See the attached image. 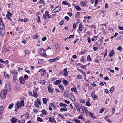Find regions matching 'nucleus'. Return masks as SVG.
Returning <instances> with one entry per match:
<instances>
[{"instance_id": "9d476101", "label": "nucleus", "mask_w": 123, "mask_h": 123, "mask_svg": "<svg viewBox=\"0 0 123 123\" xmlns=\"http://www.w3.org/2000/svg\"><path fill=\"white\" fill-rule=\"evenodd\" d=\"M43 57H45L47 56V55L46 54L45 51L43 50V52L40 54Z\"/></svg>"}, {"instance_id": "f8f14e48", "label": "nucleus", "mask_w": 123, "mask_h": 123, "mask_svg": "<svg viewBox=\"0 0 123 123\" xmlns=\"http://www.w3.org/2000/svg\"><path fill=\"white\" fill-rule=\"evenodd\" d=\"M48 89L49 92L50 93H52L53 91V88H51L50 86H48Z\"/></svg>"}, {"instance_id": "c03bdc74", "label": "nucleus", "mask_w": 123, "mask_h": 123, "mask_svg": "<svg viewBox=\"0 0 123 123\" xmlns=\"http://www.w3.org/2000/svg\"><path fill=\"white\" fill-rule=\"evenodd\" d=\"M87 60L88 61H91L90 56L89 55L87 56Z\"/></svg>"}, {"instance_id": "4be33fe9", "label": "nucleus", "mask_w": 123, "mask_h": 123, "mask_svg": "<svg viewBox=\"0 0 123 123\" xmlns=\"http://www.w3.org/2000/svg\"><path fill=\"white\" fill-rule=\"evenodd\" d=\"M46 71L45 70L43 71V73L41 74V76L43 77L44 75H46Z\"/></svg>"}, {"instance_id": "f257e3e1", "label": "nucleus", "mask_w": 123, "mask_h": 123, "mask_svg": "<svg viewBox=\"0 0 123 123\" xmlns=\"http://www.w3.org/2000/svg\"><path fill=\"white\" fill-rule=\"evenodd\" d=\"M7 93V90L6 89L3 90L0 93V95L1 98H4L6 97Z\"/></svg>"}, {"instance_id": "6e6552de", "label": "nucleus", "mask_w": 123, "mask_h": 123, "mask_svg": "<svg viewBox=\"0 0 123 123\" xmlns=\"http://www.w3.org/2000/svg\"><path fill=\"white\" fill-rule=\"evenodd\" d=\"M54 121H55L54 123H56L57 122L53 118H50V117H49V122H53Z\"/></svg>"}, {"instance_id": "8fccbe9b", "label": "nucleus", "mask_w": 123, "mask_h": 123, "mask_svg": "<svg viewBox=\"0 0 123 123\" xmlns=\"http://www.w3.org/2000/svg\"><path fill=\"white\" fill-rule=\"evenodd\" d=\"M78 118L79 119H80L82 120H84V118L81 115H80V116L78 117Z\"/></svg>"}, {"instance_id": "13d9d810", "label": "nucleus", "mask_w": 123, "mask_h": 123, "mask_svg": "<svg viewBox=\"0 0 123 123\" xmlns=\"http://www.w3.org/2000/svg\"><path fill=\"white\" fill-rule=\"evenodd\" d=\"M33 111L35 113H37L38 112V110L35 109H33Z\"/></svg>"}, {"instance_id": "aec40b11", "label": "nucleus", "mask_w": 123, "mask_h": 123, "mask_svg": "<svg viewBox=\"0 0 123 123\" xmlns=\"http://www.w3.org/2000/svg\"><path fill=\"white\" fill-rule=\"evenodd\" d=\"M17 119L15 118H12L11 120V122L12 123H15L17 121Z\"/></svg>"}, {"instance_id": "6e6d98bb", "label": "nucleus", "mask_w": 123, "mask_h": 123, "mask_svg": "<svg viewBox=\"0 0 123 123\" xmlns=\"http://www.w3.org/2000/svg\"><path fill=\"white\" fill-rule=\"evenodd\" d=\"M42 17L44 19H46V20H47V18L45 14L43 15Z\"/></svg>"}, {"instance_id": "473e14b6", "label": "nucleus", "mask_w": 123, "mask_h": 123, "mask_svg": "<svg viewBox=\"0 0 123 123\" xmlns=\"http://www.w3.org/2000/svg\"><path fill=\"white\" fill-rule=\"evenodd\" d=\"M59 105L61 107H66L67 106L66 104H63V103H60L59 104Z\"/></svg>"}, {"instance_id": "864d4df0", "label": "nucleus", "mask_w": 123, "mask_h": 123, "mask_svg": "<svg viewBox=\"0 0 123 123\" xmlns=\"http://www.w3.org/2000/svg\"><path fill=\"white\" fill-rule=\"evenodd\" d=\"M85 100H83L82 99H80V102L81 103H85Z\"/></svg>"}, {"instance_id": "20e7f679", "label": "nucleus", "mask_w": 123, "mask_h": 123, "mask_svg": "<svg viewBox=\"0 0 123 123\" xmlns=\"http://www.w3.org/2000/svg\"><path fill=\"white\" fill-rule=\"evenodd\" d=\"M87 3V1L86 0H84L82 1L80 3V4L82 7H84L86 6V4Z\"/></svg>"}, {"instance_id": "c756f323", "label": "nucleus", "mask_w": 123, "mask_h": 123, "mask_svg": "<svg viewBox=\"0 0 123 123\" xmlns=\"http://www.w3.org/2000/svg\"><path fill=\"white\" fill-rule=\"evenodd\" d=\"M82 25L81 24H80L79 25V31H81L82 30Z\"/></svg>"}, {"instance_id": "72a5a7b5", "label": "nucleus", "mask_w": 123, "mask_h": 123, "mask_svg": "<svg viewBox=\"0 0 123 123\" xmlns=\"http://www.w3.org/2000/svg\"><path fill=\"white\" fill-rule=\"evenodd\" d=\"M43 59H40L39 60L38 63L39 64H41L43 62Z\"/></svg>"}, {"instance_id": "f03ea898", "label": "nucleus", "mask_w": 123, "mask_h": 123, "mask_svg": "<svg viewBox=\"0 0 123 123\" xmlns=\"http://www.w3.org/2000/svg\"><path fill=\"white\" fill-rule=\"evenodd\" d=\"M7 13L8 14H7L6 15L7 18L8 19L11 20V18H10V16L11 17L12 15V14L9 11H8L7 12Z\"/></svg>"}, {"instance_id": "b1692460", "label": "nucleus", "mask_w": 123, "mask_h": 123, "mask_svg": "<svg viewBox=\"0 0 123 123\" xmlns=\"http://www.w3.org/2000/svg\"><path fill=\"white\" fill-rule=\"evenodd\" d=\"M4 34V31H1L0 33V37H3Z\"/></svg>"}, {"instance_id": "cd10ccee", "label": "nucleus", "mask_w": 123, "mask_h": 123, "mask_svg": "<svg viewBox=\"0 0 123 123\" xmlns=\"http://www.w3.org/2000/svg\"><path fill=\"white\" fill-rule=\"evenodd\" d=\"M61 82V80H57L55 82V85H57L59 84Z\"/></svg>"}, {"instance_id": "de8ad7c7", "label": "nucleus", "mask_w": 123, "mask_h": 123, "mask_svg": "<svg viewBox=\"0 0 123 123\" xmlns=\"http://www.w3.org/2000/svg\"><path fill=\"white\" fill-rule=\"evenodd\" d=\"M62 4L64 5H68V3L66 1H65L62 2Z\"/></svg>"}, {"instance_id": "680f3d73", "label": "nucleus", "mask_w": 123, "mask_h": 123, "mask_svg": "<svg viewBox=\"0 0 123 123\" xmlns=\"http://www.w3.org/2000/svg\"><path fill=\"white\" fill-rule=\"evenodd\" d=\"M74 37V35H70L68 38H72Z\"/></svg>"}, {"instance_id": "a18cd8bd", "label": "nucleus", "mask_w": 123, "mask_h": 123, "mask_svg": "<svg viewBox=\"0 0 123 123\" xmlns=\"http://www.w3.org/2000/svg\"><path fill=\"white\" fill-rule=\"evenodd\" d=\"M80 12H78L75 15V17L77 18H79V15H80Z\"/></svg>"}, {"instance_id": "09e8293b", "label": "nucleus", "mask_w": 123, "mask_h": 123, "mask_svg": "<svg viewBox=\"0 0 123 123\" xmlns=\"http://www.w3.org/2000/svg\"><path fill=\"white\" fill-rule=\"evenodd\" d=\"M49 62H55V61L54 60V58L52 59H49Z\"/></svg>"}, {"instance_id": "3c124183", "label": "nucleus", "mask_w": 123, "mask_h": 123, "mask_svg": "<svg viewBox=\"0 0 123 123\" xmlns=\"http://www.w3.org/2000/svg\"><path fill=\"white\" fill-rule=\"evenodd\" d=\"M114 90V88L113 87H111L110 90V91L111 93H112Z\"/></svg>"}, {"instance_id": "5fc2aeb1", "label": "nucleus", "mask_w": 123, "mask_h": 123, "mask_svg": "<svg viewBox=\"0 0 123 123\" xmlns=\"http://www.w3.org/2000/svg\"><path fill=\"white\" fill-rule=\"evenodd\" d=\"M58 116L61 118H62V119H65L64 117V116L62 115V114H58Z\"/></svg>"}, {"instance_id": "69168bd1", "label": "nucleus", "mask_w": 123, "mask_h": 123, "mask_svg": "<svg viewBox=\"0 0 123 123\" xmlns=\"http://www.w3.org/2000/svg\"><path fill=\"white\" fill-rule=\"evenodd\" d=\"M50 106L51 107H52L53 108H54L55 107V105L53 104V103H51L50 104Z\"/></svg>"}, {"instance_id": "39448f33", "label": "nucleus", "mask_w": 123, "mask_h": 123, "mask_svg": "<svg viewBox=\"0 0 123 123\" xmlns=\"http://www.w3.org/2000/svg\"><path fill=\"white\" fill-rule=\"evenodd\" d=\"M8 50L6 46H4L2 47V52H5L8 51Z\"/></svg>"}, {"instance_id": "ea45409f", "label": "nucleus", "mask_w": 123, "mask_h": 123, "mask_svg": "<svg viewBox=\"0 0 123 123\" xmlns=\"http://www.w3.org/2000/svg\"><path fill=\"white\" fill-rule=\"evenodd\" d=\"M37 121L40 122H42L43 121V120L40 117H37Z\"/></svg>"}, {"instance_id": "e433bc0d", "label": "nucleus", "mask_w": 123, "mask_h": 123, "mask_svg": "<svg viewBox=\"0 0 123 123\" xmlns=\"http://www.w3.org/2000/svg\"><path fill=\"white\" fill-rule=\"evenodd\" d=\"M20 104L21 106H24V100H21Z\"/></svg>"}, {"instance_id": "2f4dec72", "label": "nucleus", "mask_w": 123, "mask_h": 123, "mask_svg": "<svg viewBox=\"0 0 123 123\" xmlns=\"http://www.w3.org/2000/svg\"><path fill=\"white\" fill-rule=\"evenodd\" d=\"M42 114L44 115H46L47 114V111L44 109L42 110L41 111Z\"/></svg>"}, {"instance_id": "393cba45", "label": "nucleus", "mask_w": 123, "mask_h": 123, "mask_svg": "<svg viewBox=\"0 0 123 123\" xmlns=\"http://www.w3.org/2000/svg\"><path fill=\"white\" fill-rule=\"evenodd\" d=\"M55 8L56 10V11H57V12H58L60 10L61 8V6H58L57 7H56Z\"/></svg>"}, {"instance_id": "79ce46f5", "label": "nucleus", "mask_w": 123, "mask_h": 123, "mask_svg": "<svg viewBox=\"0 0 123 123\" xmlns=\"http://www.w3.org/2000/svg\"><path fill=\"white\" fill-rule=\"evenodd\" d=\"M75 8L76 10L78 11H80L81 10L80 8L78 6H75Z\"/></svg>"}, {"instance_id": "2eb2a0df", "label": "nucleus", "mask_w": 123, "mask_h": 123, "mask_svg": "<svg viewBox=\"0 0 123 123\" xmlns=\"http://www.w3.org/2000/svg\"><path fill=\"white\" fill-rule=\"evenodd\" d=\"M114 51L113 50H111V51L110 52V53H109L110 57H111L114 55Z\"/></svg>"}, {"instance_id": "c85d7f7f", "label": "nucleus", "mask_w": 123, "mask_h": 123, "mask_svg": "<svg viewBox=\"0 0 123 123\" xmlns=\"http://www.w3.org/2000/svg\"><path fill=\"white\" fill-rule=\"evenodd\" d=\"M21 106L20 105V103L19 102H18L17 105V107L18 109L20 108L21 107Z\"/></svg>"}, {"instance_id": "338daca9", "label": "nucleus", "mask_w": 123, "mask_h": 123, "mask_svg": "<svg viewBox=\"0 0 123 123\" xmlns=\"http://www.w3.org/2000/svg\"><path fill=\"white\" fill-rule=\"evenodd\" d=\"M82 77L80 75H78L77 76V78L78 79H81L82 78Z\"/></svg>"}, {"instance_id": "4d7b16f0", "label": "nucleus", "mask_w": 123, "mask_h": 123, "mask_svg": "<svg viewBox=\"0 0 123 123\" xmlns=\"http://www.w3.org/2000/svg\"><path fill=\"white\" fill-rule=\"evenodd\" d=\"M60 58L59 56H57L55 58H54L55 62L56 61V60H58Z\"/></svg>"}, {"instance_id": "c9c22d12", "label": "nucleus", "mask_w": 123, "mask_h": 123, "mask_svg": "<svg viewBox=\"0 0 123 123\" xmlns=\"http://www.w3.org/2000/svg\"><path fill=\"white\" fill-rule=\"evenodd\" d=\"M14 104L13 103H11L8 106V108L9 109H11L13 107Z\"/></svg>"}, {"instance_id": "423d86ee", "label": "nucleus", "mask_w": 123, "mask_h": 123, "mask_svg": "<svg viewBox=\"0 0 123 123\" xmlns=\"http://www.w3.org/2000/svg\"><path fill=\"white\" fill-rule=\"evenodd\" d=\"M77 111L80 113H84V109L82 108L81 107H80L79 108H78L77 109Z\"/></svg>"}, {"instance_id": "9b49d317", "label": "nucleus", "mask_w": 123, "mask_h": 123, "mask_svg": "<svg viewBox=\"0 0 123 123\" xmlns=\"http://www.w3.org/2000/svg\"><path fill=\"white\" fill-rule=\"evenodd\" d=\"M67 109L66 107L61 108L60 109V111L61 112H65L67 111Z\"/></svg>"}, {"instance_id": "0eeeda50", "label": "nucleus", "mask_w": 123, "mask_h": 123, "mask_svg": "<svg viewBox=\"0 0 123 123\" xmlns=\"http://www.w3.org/2000/svg\"><path fill=\"white\" fill-rule=\"evenodd\" d=\"M45 15L48 18H50V17L49 15V12L47 10L45 12Z\"/></svg>"}, {"instance_id": "5701e85b", "label": "nucleus", "mask_w": 123, "mask_h": 123, "mask_svg": "<svg viewBox=\"0 0 123 123\" xmlns=\"http://www.w3.org/2000/svg\"><path fill=\"white\" fill-rule=\"evenodd\" d=\"M71 90L72 91L76 92L77 91V90L76 88L73 87L71 89Z\"/></svg>"}, {"instance_id": "052dcab7", "label": "nucleus", "mask_w": 123, "mask_h": 123, "mask_svg": "<svg viewBox=\"0 0 123 123\" xmlns=\"http://www.w3.org/2000/svg\"><path fill=\"white\" fill-rule=\"evenodd\" d=\"M38 19L37 21V22L38 23H41V21L40 20V17L39 16H38Z\"/></svg>"}, {"instance_id": "e2e57ef3", "label": "nucleus", "mask_w": 123, "mask_h": 123, "mask_svg": "<svg viewBox=\"0 0 123 123\" xmlns=\"http://www.w3.org/2000/svg\"><path fill=\"white\" fill-rule=\"evenodd\" d=\"M76 27V25L75 23H74L73 25V27L74 29H75Z\"/></svg>"}, {"instance_id": "bb28decb", "label": "nucleus", "mask_w": 123, "mask_h": 123, "mask_svg": "<svg viewBox=\"0 0 123 123\" xmlns=\"http://www.w3.org/2000/svg\"><path fill=\"white\" fill-rule=\"evenodd\" d=\"M43 103L44 104H46L47 103V101L46 98H43Z\"/></svg>"}, {"instance_id": "bf43d9fd", "label": "nucleus", "mask_w": 123, "mask_h": 123, "mask_svg": "<svg viewBox=\"0 0 123 123\" xmlns=\"http://www.w3.org/2000/svg\"><path fill=\"white\" fill-rule=\"evenodd\" d=\"M80 61L83 62H84V58L83 56H82L81 57V59H80Z\"/></svg>"}, {"instance_id": "7c9ffc66", "label": "nucleus", "mask_w": 123, "mask_h": 123, "mask_svg": "<svg viewBox=\"0 0 123 123\" xmlns=\"http://www.w3.org/2000/svg\"><path fill=\"white\" fill-rule=\"evenodd\" d=\"M68 91H65L64 93V96L66 97H68Z\"/></svg>"}, {"instance_id": "58836bf2", "label": "nucleus", "mask_w": 123, "mask_h": 123, "mask_svg": "<svg viewBox=\"0 0 123 123\" xmlns=\"http://www.w3.org/2000/svg\"><path fill=\"white\" fill-rule=\"evenodd\" d=\"M25 115L27 118V119H29V113L25 114Z\"/></svg>"}, {"instance_id": "37998d69", "label": "nucleus", "mask_w": 123, "mask_h": 123, "mask_svg": "<svg viewBox=\"0 0 123 123\" xmlns=\"http://www.w3.org/2000/svg\"><path fill=\"white\" fill-rule=\"evenodd\" d=\"M46 83L44 80H41L40 83L42 85H44Z\"/></svg>"}, {"instance_id": "603ef678", "label": "nucleus", "mask_w": 123, "mask_h": 123, "mask_svg": "<svg viewBox=\"0 0 123 123\" xmlns=\"http://www.w3.org/2000/svg\"><path fill=\"white\" fill-rule=\"evenodd\" d=\"M86 105L87 106H90V102L89 101H87L86 104Z\"/></svg>"}, {"instance_id": "774afa93", "label": "nucleus", "mask_w": 123, "mask_h": 123, "mask_svg": "<svg viewBox=\"0 0 123 123\" xmlns=\"http://www.w3.org/2000/svg\"><path fill=\"white\" fill-rule=\"evenodd\" d=\"M28 76L27 75H25L24 76V78L25 80L27 79L28 78Z\"/></svg>"}, {"instance_id": "dca6fc26", "label": "nucleus", "mask_w": 123, "mask_h": 123, "mask_svg": "<svg viewBox=\"0 0 123 123\" xmlns=\"http://www.w3.org/2000/svg\"><path fill=\"white\" fill-rule=\"evenodd\" d=\"M64 74L65 76H67L68 75V73L66 68H65L63 70Z\"/></svg>"}, {"instance_id": "412c9836", "label": "nucleus", "mask_w": 123, "mask_h": 123, "mask_svg": "<svg viewBox=\"0 0 123 123\" xmlns=\"http://www.w3.org/2000/svg\"><path fill=\"white\" fill-rule=\"evenodd\" d=\"M58 86L61 90L62 91L64 89L63 86L62 85L60 84L58 85Z\"/></svg>"}, {"instance_id": "1a4fd4ad", "label": "nucleus", "mask_w": 123, "mask_h": 123, "mask_svg": "<svg viewBox=\"0 0 123 123\" xmlns=\"http://www.w3.org/2000/svg\"><path fill=\"white\" fill-rule=\"evenodd\" d=\"M4 28V25L3 23L1 22L0 23V29H3Z\"/></svg>"}, {"instance_id": "4c0bfd02", "label": "nucleus", "mask_w": 123, "mask_h": 123, "mask_svg": "<svg viewBox=\"0 0 123 123\" xmlns=\"http://www.w3.org/2000/svg\"><path fill=\"white\" fill-rule=\"evenodd\" d=\"M32 96L35 97L36 98H37L38 96L37 93L36 92H34Z\"/></svg>"}, {"instance_id": "a878e982", "label": "nucleus", "mask_w": 123, "mask_h": 123, "mask_svg": "<svg viewBox=\"0 0 123 123\" xmlns=\"http://www.w3.org/2000/svg\"><path fill=\"white\" fill-rule=\"evenodd\" d=\"M44 49L43 48H40L39 49L38 51L39 53L41 54L42 52V51L44 50Z\"/></svg>"}, {"instance_id": "f704fd0d", "label": "nucleus", "mask_w": 123, "mask_h": 123, "mask_svg": "<svg viewBox=\"0 0 123 123\" xmlns=\"http://www.w3.org/2000/svg\"><path fill=\"white\" fill-rule=\"evenodd\" d=\"M73 121L76 123H80V121L79 120L74 119L73 120Z\"/></svg>"}, {"instance_id": "a19ab883", "label": "nucleus", "mask_w": 123, "mask_h": 123, "mask_svg": "<svg viewBox=\"0 0 123 123\" xmlns=\"http://www.w3.org/2000/svg\"><path fill=\"white\" fill-rule=\"evenodd\" d=\"M3 108L2 107H0V115L3 112Z\"/></svg>"}, {"instance_id": "f3484780", "label": "nucleus", "mask_w": 123, "mask_h": 123, "mask_svg": "<svg viewBox=\"0 0 123 123\" xmlns=\"http://www.w3.org/2000/svg\"><path fill=\"white\" fill-rule=\"evenodd\" d=\"M91 95L92 97L93 98V99L94 100L96 99L98 97L97 96H96L93 93H92Z\"/></svg>"}, {"instance_id": "7ed1b4c3", "label": "nucleus", "mask_w": 123, "mask_h": 123, "mask_svg": "<svg viewBox=\"0 0 123 123\" xmlns=\"http://www.w3.org/2000/svg\"><path fill=\"white\" fill-rule=\"evenodd\" d=\"M19 82L21 84H24L25 82V80L22 77H20L19 78Z\"/></svg>"}, {"instance_id": "4468645a", "label": "nucleus", "mask_w": 123, "mask_h": 123, "mask_svg": "<svg viewBox=\"0 0 123 123\" xmlns=\"http://www.w3.org/2000/svg\"><path fill=\"white\" fill-rule=\"evenodd\" d=\"M4 74L5 77L7 79H9L10 77L9 75L7 74L6 72H4Z\"/></svg>"}, {"instance_id": "49530a36", "label": "nucleus", "mask_w": 123, "mask_h": 123, "mask_svg": "<svg viewBox=\"0 0 123 123\" xmlns=\"http://www.w3.org/2000/svg\"><path fill=\"white\" fill-rule=\"evenodd\" d=\"M12 73L14 75H16L17 74V72L16 70H15L12 71Z\"/></svg>"}, {"instance_id": "6ab92c4d", "label": "nucleus", "mask_w": 123, "mask_h": 123, "mask_svg": "<svg viewBox=\"0 0 123 123\" xmlns=\"http://www.w3.org/2000/svg\"><path fill=\"white\" fill-rule=\"evenodd\" d=\"M70 98L74 102L75 101V99L74 96L72 95H71L70 96Z\"/></svg>"}, {"instance_id": "a211bd4d", "label": "nucleus", "mask_w": 123, "mask_h": 123, "mask_svg": "<svg viewBox=\"0 0 123 123\" xmlns=\"http://www.w3.org/2000/svg\"><path fill=\"white\" fill-rule=\"evenodd\" d=\"M89 115L91 116V117L92 118L95 119L96 118V117L94 116L93 115V114L92 113H91V112H88Z\"/></svg>"}, {"instance_id": "ddd939ff", "label": "nucleus", "mask_w": 123, "mask_h": 123, "mask_svg": "<svg viewBox=\"0 0 123 123\" xmlns=\"http://www.w3.org/2000/svg\"><path fill=\"white\" fill-rule=\"evenodd\" d=\"M54 46L57 49H59L60 46V45L57 43H54Z\"/></svg>"}, {"instance_id": "0e129e2a", "label": "nucleus", "mask_w": 123, "mask_h": 123, "mask_svg": "<svg viewBox=\"0 0 123 123\" xmlns=\"http://www.w3.org/2000/svg\"><path fill=\"white\" fill-rule=\"evenodd\" d=\"M65 19L67 21L69 19V18L67 16L65 17Z\"/></svg>"}]
</instances>
